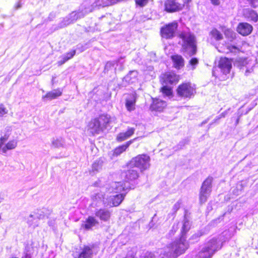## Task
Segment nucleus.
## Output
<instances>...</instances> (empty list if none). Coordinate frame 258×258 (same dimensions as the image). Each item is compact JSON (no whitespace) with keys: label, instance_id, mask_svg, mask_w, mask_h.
Masks as SVG:
<instances>
[{"label":"nucleus","instance_id":"32","mask_svg":"<svg viewBox=\"0 0 258 258\" xmlns=\"http://www.w3.org/2000/svg\"><path fill=\"white\" fill-rule=\"evenodd\" d=\"M139 177V173L136 170L130 169V180H135Z\"/></svg>","mask_w":258,"mask_h":258},{"label":"nucleus","instance_id":"58","mask_svg":"<svg viewBox=\"0 0 258 258\" xmlns=\"http://www.w3.org/2000/svg\"><path fill=\"white\" fill-rule=\"evenodd\" d=\"M132 143V140H130V144H131Z\"/></svg>","mask_w":258,"mask_h":258},{"label":"nucleus","instance_id":"29","mask_svg":"<svg viewBox=\"0 0 258 258\" xmlns=\"http://www.w3.org/2000/svg\"><path fill=\"white\" fill-rule=\"evenodd\" d=\"M102 162L100 160L95 161L92 164V170L93 171H98L102 168Z\"/></svg>","mask_w":258,"mask_h":258},{"label":"nucleus","instance_id":"18","mask_svg":"<svg viewBox=\"0 0 258 258\" xmlns=\"http://www.w3.org/2000/svg\"><path fill=\"white\" fill-rule=\"evenodd\" d=\"M97 224H98V221L94 217L89 216L82 223L81 227L86 230H90Z\"/></svg>","mask_w":258,"mask_h":258},{"label":"nucleus","instance_id":"41","mask_svg":"<svg viewBox=\"0 0 258 258\" xmlns=\"http://www.w3.org/2000/svg\"><path fill=\"white\" fill-rule=\"evenodd\" d=\"M178 224H174L172 226V229L171 230L170 232V234H174V233L176 231V230L178 229Z\"/></svg>","mask_w":258,"mask_h":258},{"label":"nucleus","instance_id":"50","mask_svg":"<svg viewBox=\"0 0 258 258\" xmlns=\"http://www.w3.org/2000/svg\"><path fill=\"white\" fill-rule=\"evenodd\" d=\"M212 3L214 5H217L219 4V0H211Z\"/></svg>","mask_w":258,"mask_h":258},{"label":"nucleus","instance_id":"48","mask_svg":"<svg viewBox=\"0 0 258 258\" xmlns=\"http://www.w3.org/2000/svg\"><path fill=\"white\" fill-rule=\"evenodd\" d=\"M228 113V110H226L224 112H222L220 115L219 116L221 117V118L222 117H224Z\"/></svg>","mask_w":258,"mask_h":258},{"label":"nucleus","instance_id":"36","mask_svg":"<svg viewBox=\"0 0 258 258\" xmlns=\"http://www.w3.org/2000/svg\"><path fill=\"white\" fill-rule=\"evenodd\" d=\"M75 54H76V50H73L71 51H70L69 52H68V53L64 54V55H63L68 60L72 58L75 55Z\"/></svg>","mask_w":258,"mask_h":258},{"label":"nucleus","instance_id":"31","mask_svg":"<svg viewBox=\"0 0 258 258\" xmlns=\"http://www.w3.org/2000/svg\"><path fill=\"white\" fill-rule=\"evenodd\" d=\"M161 91L163 94L167 96H169L172 94L171 88L167 86H164L161 88Z\"/></svg>","mask_w":258,"mask_h":258},{"label":"nucleus","instance_id":"15","mask_svg":"<svg viewBox=\"0 0 258 258\" xmlns=\"http://www.w3.org/2000/svg\"><path fill=\"white\" fill-rule=\"evenodd\" d=\"M240 70L246 76L253 72V64L247 59L242 60L240 62Z\"/></svg>","mask_w":258,"mask_h":258},{"label":"nucleus","instance_id":"9","mask_svg":"<svg viewBox=\"0 0 258 258\" xmlns=\"http://www.w3.org/2000/svg\"><path fill=\"white\" fill-rule=\"evenodd\" d=\"M177 27L178 24L176 22H173L162 27L160 30L162 37L167 39L174 37Z\"/></svg>","mask_w":258,"mask_h":258},{"label":"nucleus","instance_id":"28","mask_svg":"<svg viewBox=\"0 0 258 258\" xmlns=\"http://www.w3.org/2000/svg\"><path fill=\"white\" fill-rule=\"evenodd\" d=\"M137 97V94L135 92L130 95V111L135 109V104Z\"/></svg>","mask_w":258,"mask_h":258},{"label":"nucleus","instance_id":"47","mask_svg":"<svg viewBox=\"0 0 258 258\" xmlns=\"http://www.w3.org/2000/svg\"><path fill=\"white\" fill-rule=\"evenodd\" d=\"M132 250L133 251V253L131 255L130 254V256L134 257V255L136 254L137 251V247L136 246L135 247H133Z\"/></svg>","mask_w":258,"mask_h":258},{"label":"nucleus","instance_id":"42","mask_svg":"<svg viewBox=\"0 0 258 258\" xmlns=\"http://www.w3.org/2000/svg\"><path fill=\"white\" fill-rule=\"evenodd\" d=\"M67 61H68L67 59L64 56H63V55H62L61 57V60H59L57 63L59 66H61L65 63Z\"/></svg>","mask_w":258,"mask_h":258},{"label":"nucleus","instance_id":"5","mask_svg":"<svg viewBox=\"0 0 258 258\" xmlns=\"http://www.w3.org/2000/svg\"><path fill=\"white\" fill-rule=\"evenodd\" d=\"M7 133L0 138V153L6 154L8 150H13L16 148L18 141L16 140L9 141L7 144L6 142L8 140L10 132L11 131V127L6 128Z\"/></svg>","mask_w":258,"mask_h":258},{"label":"nucleus","instance_id":"57","mask_svg":"<svg viewBox=\"0 0 258 258\" xmlns=\"http://www.w3.org/2000/svg\"><path fill=\"white\" fill-rule=\"evenodd\" d=\"M37 226H38V224H35V225H34V227Z\"/></svg>","mask_w":258,"mask_h":258},{"label":"nucleus","instance_id":"3","mask_svg":"<svg viewBox=\"0 0 258 258\" xmlns=\"http://www.w3.org/2000/svg\"><path fill=\"white\" fill-rule=\"evenodd\" d=\"M181 49L185 55L191 56L196 53L197 46L195 36L189 32H183L179 35Z\"/></svg>","mask_w":258,"mask_h":258},{"label":"nucleus","instance_id":"11","mask_svg":"<svg viewBox=\"0 0 258 258\" xmlns=\"http://www.w3.org/2000/svg\"><path fill=\"white\" fill-rule=\"evenodd\" d=\"M88 12V11L86 10L85 13L75 12L72 13L64 19L63 21L62 22L61 27H64L74 23L78 19L83 17Z\"/></svg>","mask_w":258,"mask_h":258},{"label":"nucleus","instance_id":"14","mask_svg":"<svg viewBox=\"0 0 258 258\" xmlns=\"http://www.w3.org/2000/svg\"><path fill=\"white\" fill-rule=\"evenodd\" d=\"M167 104L165 101L158 98L153 99V102L150 106L152 111L161 112L166 106Z\"/></svg>","mask_w":258,"mask_h":258},{"label":"nucleus","instance_id":"17","mask_svg":"<svg viewBox=\"0 0 258 258\" xmlns=\"http://www.w3.org/2000/svg\"><path fill=\"white\" fill-rule=\"evenodd\" d=\"M164 81L166 84L176 83L179 80L178 76L172 72H168L163 75Z\"/></svg>","mask_w":258,"mask_h":258},{"label":"nucleus","instance_id":"54","mask_svg":"<svg viewBox=\"0 0 258 258\" xmlns=\"http://www.w3.org/2000/svg\"><path fill=\"white\" fill-rule=\"evenodd\" d=\"M25 258H31V255L29 253H26L25 255Z\"/></svg>","mask_w":258,"mask_h":258},{"label":"nucleus","instance_id":"44","mask_svg":"<svg viewBox=\"0 0 258 258\" xmlns=\"http://www.w3.org/2000/svg\"><path fill=\"white\" fill-rule=\"evenodd\" d=\"M35 217L38 219H43L45 217V215L42 213V212H40V213H38L36 214Z\"/></svg>","mask_w":258,"mask_h":258},{"label":"nucleus","instance_id":"22","mask_svg":"<svg viewBox=\"0 0 258 258\" xmlns=\"http://www.w3.org/2000/svg\"><path fill=\"white\" fill-rule=\"evenodd\" d=\"M62 94V90L60 89L53 90L52 91L48 92L45 96L42 97V99L45 100H52L60 96Z\"/></svg>","mask_w":258,"mask_h":258},{"label":"nucleus","instance_id":"23","mask_svg":"<svg viewBox=\"0 0 258 258\" xmlns=\"http://www.w3.org/2000/svg\"><path fill=\"white\" fill-rule=\"evenodd\" d=\"M122 194H116L110 196L109 199L110 204L112 206H117L119 205L123 199Z\"/></svg>","mask_w":258,"mask_h":258},{"label":"nucleus","instance_id":"20","mask_svg":"<svg viewBox=\"0 0 258 258\" xmlns=\"http://www.w3.org/2000/svg\"><path fill=\"white\" fill-rule=\"evenodd\" d=\"M171 58L175 68L180 69L184 66V60L181 55L178 54L172 55Z\"/></svg>","mask_w":258,"mask_h":258},{"label":"nucleus","instance_id":"55","mask_svg":"<svg viewBox=\"0 0 258 258\" xmlns=\"http://www.w3.org/2000/svg\"><path fill=\"white\" fill-rule=\"evenodd\" d=\"M134 130L132 128H130V136L134 134Z\"/></svg>","mask_w":258,"mask_h":258},{"label":"nucleus","instance_id":"13","mask_svg":"<svg viewBox=\"0 0 258 258\" xmlns=\"http://www.w3.org/2000/svg\"><path fill=\"white\" fill-rule=\"evenodd\" d=\"M218 66L223 74L226 75L228 74L231 70L232 62L230 59L226 57H222L219 60Z\"/></svg>","mask_w":258,"mask_h":258},{"label":"nucleus","instance_id":"43","mask_svg":"<svg viewBox=\"0 0 258 258\" xmlns=\"http://www.w3.org/2000/svg\"><path fill=\"white\" fill-rule=\"evenodd\" d=\"M137 75H138V73L136 71H132L131 72L130 71V76H132L133 77H134V81H132V83H135L136 81L137 80V79H136V77H137Z\"/></svg>","mask_w":258,"mask_h":258},{"label":"nucleus","instance_id":"46","mask_svg":"<svg viewBox=\"0 0 258 258\" xmlns=\"http://www.w3.org/2000/svg\"><path fill=\"white\" fill-rule=\"evenodd\" d=\"M201 235V234H200L199 233H196L191 236L190 239L195 240L196 241H197Z\"/></svg>","mask_w":258,"mask_h":258},{"label":"nucleus","instance_id":"26","mask_svg":"<svg viewBox=\"0 0 258 258\" xmlns=\"http://www.w3.org/2000/svg\"><path fill=\"white\" fill-rule=\"evenodd\" d=\"M128 145V142H127L125 145L119 146L115 148L113 151V156H117L120 155L123 152L125 151Z\"/></svg>","mask_w":258,"mask_h":258},{"label":"nucleus","instance_id":"34","mask_svg":"<svg viewBox=\"0 0 258 258\" xmlns=\"http://www.w3.org/2000/svg\"><path fill=\"white\" fill-rule=\"evenodd\" d=\"M8 112V110L7 108L5 106V105L0 103V117H2L5 114H7Z\"/></svg>","mask_w":258,"mask_h":258},{"label":"nucleus","instance_id":"19","mask_svg":"<svg viewBox=\"0 0 258 258\" xmlns=\"http://www.w3.org/2000/svg\"><path fill=\"white\" fill-rule=\"evenodd\" d=\"M95 215L101 220L107 221L110 218V213L108 210L101 209L96 212Z\"/></svg>","mask_w":258,"mask_h":258},{"label":"nucleus","instance_id":"38","mask_svg":"<svg viewBox=\"0 0 258 258\" xmlns=\"http://www.w3.org/2000/svg\"><path fill=\"white\" fill-rule=\"evenodd\" d=\"M180 205L181 203L179 201H178L174 205V206H173L172 210L174 213H176L177 211V210L180 208Z\"/></svg>","mask_w":258,"mask_h":258},{"label":"nucleus","instance_id":"49","mask_svg":"<svg viewBox=\"0 0 258 258\" xmlns=\"http://www.w3.org/2000/svg\"><path fill=\"white\" fill-rule=\"evenodd\" d=\"M125 107L126 108V109L127 110H129V100L127 99H126Z\"/></svg>","mask_w":258,"mask_h":258},{"label":"nucleus","instance_id":"33","mask_svg":"<svg viewBox=\"0 0 258 258\" xmlns=\"http://www.w3.org/2000/svg\"><path fill=\"white\" fill-rule=\"evenodd\" d=\"M149 1L150 0H135V2L137 6L140 7H144L148 4Z\"/></svg>","mask_w":258,"mask_h":258},{"label":"nucleus","instance_id":"24","mask_svg":"<svg viewBox=\"0 0 258 258\" xmlns=\"http://www.w3.org/2000/svg\"><path fill=\"white\" fill-rule=\"evenodd\" d=\"M51 145L53 148L63 147L64 145V140L61 138H54L51 141Z\"/></svg>","mask_w":258,"mask_h":258},{"label":"nucleus","instance_id":"12","mask_svg":"<svg viewBox=\"0 0 258 258\" xmlns=\"http://www.w3.org/2000/svg\"><path fill=\"white\" fill-rule=\"evenodd\" d=\"M165 10L168 12L172 13L181 10L183 6L175 0H167L164 4Z\"/></svg>","mask_w":258,"mask_h":258},{"label":"nucleus","instance_id":"6","mask_svg":"<svg viewBox=\"0 0 258 258\" xmlns=\"http://www.w3.org/2000/svg\"><path fill=\"white\" fill-rule=\"evenodd\" d=\"M150 158L146 154L137 156L130 161V165H134L140 169L141 171L148 169L150 166Z\"/></svg>","mask_w":258,"mask_h":258},{"label":"nucleus","instance_id":"40","mask_svg":"<svg viewBox=\"0 0 258 258\" xmlns=\"http://www.w3.org/2000/svg\"><path fill=\"white\" fill-rule=\"evenodd\" d=\"M144 258H156L155 254L150 252H147L144 256Z\"/></svg>","mask_w":258,"mask_h":258},{"label":"nucleus","instance_id":"1","mask_svg":"<svg viewBox=\"0 0 258 258\" xmlns=\"http://www.w3.org/2000/svg\"><path fill=\"white\" fill-rule=\"evenodd\" d=\"M190 225L189 221L184 218L181 228V236L180 239L169 244L163 250V254L167 258H176L179 255L183 253L188 247L184 235L189 230Z\"/></svg>","mask_w":258,"mask_h":258},{"label":"nucleus","instance_id":"4","mask_svg":"<svg viewBox=\"0 0 258 258\" xmlns=\"http://www.w3.org/2000/svg\"><path fill=\"white\" fill-rule=\"evenodd\" d=\"M222 237V236H220L209 240L207 245L199 252L197 258H211L216 251L221 248L223 240Z\"/></svg>","mask_w":258,"mask_h":258},{"label":"nucleus","instance_id":"16","mask_svg":"<svg viewBox=\"0 0 258 258\" xmlns=\"http://www.w3.org/2000/svg\"><path fill=\"white\" fill-rule=\"evenodd\" d=\"M252 27L247 23H240L237 28V32L243 36H247L251 33Z\"/></svg>","mask_w":258,"mask_h":258},{"label":"nucleus","instance_id":"27","mask_svg":"<svg viewBox=\"0 0 258 258\" xmlns=\"http://www.w3.org/2000/svg\"><path fill=\"white\" fill-rule=\"evenodd\" d=\"M199 63V60L198 58L194 57L192 58L187 64L186 68L188 70H194L196 69V66Z\"/></svg>","mask_w":258,"mask_h":258},{"label":"nucleus","instance_id":"56","mask_svg":"<svg viewBox=\"0 0 258 258\" xmlns=\"http://www.w3.org/2000/svg\"><path fill=\"white\" fill-rule=\"evenodd\" d=\"M32 217H33V215H31L30 216V218H32Z\"/></svg>","mask_w":258,"mask_h":258},{"label":"nucleus","instance_id":"53","mask_svg":"<svg viewBox=\"0 0 258 258\" xmlns=\"http://www.w3.org/2000/svg\"><path fill=\"white\" fill-rule=\"evenodd\" d=\"M221 118L220 116H217L213 121V122H216Z\"/></svg>","mask_w":258,"mask_h":258},{"label":"nucleus","instance_id":"10","mask_svg":"<svg viewBox=\"0 0 258 258\" xmlns=\"http://www.w3.org/2000/svg\"><path fill=\"white\" fill-rule=\"evenodd\" d=\"M196 92L195 89L189 83L180 85L177 89V94L184 98H190Z\"/></svg>","mask_w":258,"mask_h":258},{"label":"nucleus","instance_id":"51","mask_svg":"<svg viewBox=\"0 0 258 258\" xmlns=\"http://www.w3.org/2000/svg\"><path fill=\"white\" fill-rule=\"evenodd\" d=\"M116 186L117 185H120V188L119 189H117V191H115L116 192H117L119 190H120L122 188L123 189V187H122V185H121V183H117V184H115Z\"/></svg>","mask_w":258,"mask_h":258},{"label":"nucleus","instance_id":"7","mask_svg":"<svg viewBox=\"0 0 258 258\" xmlns=\"http://www.w3.org/2000/svg\"><path fill=\"white\" fill-rule=\"evenodd\" d=\"M99 251L98 248L94 245L84 246L80 252L73 253L74 258H92Z\"/></svg>","mask_w":258,"mask_h":258},{"label":"nucleus","instance_id":"30","mask_svg":"<svg viewBox=\"0 0 258 258\" xmlns=\"http://www.w3.org/2000/svg\"><path fill=\"white\" fill-rule=\"evenodd\" d=\"M129 137V131H127L125 133H120L117 136V140L118 142H122L126 139Z\"/></svg>","mask_w":258,"mask_h":258},{"label":"nucleus","instance_id":"45","mask_svg":"<svg viewBox=\"0 0 258 258\" xmlns=\"http://www.w3.org/2000/svg\"><path fill=\"white\" fill-rule=\"evenodd\" d=\"M254 8L258 7V0H248Z\"/></svg>","mask_w":258,"mask_h":258},{"label":"nucleus","instance_id":"2","mask_svg":"<svg viewBox=\"0 0 258 258\" xmlns=\"http://www.w3.org/2000/svg\"><path fill=\"white\" fill-rule=\"evenodd\" d=\"M111 122V119L108 114L100 115L89 122L87 126V132L92 136L98 135L106 129Z\"/></svg>","mask_w":258,"mask_h":258},{"label":"nucleus","instance_id":"25","mask_svg":"<svg viewBox=\"0 0 258 258\" xmlns=\"http://www.w3.org/2000/svg\"><path fill=\"white\" fill-rule=\"evenodd\" d=\"M210 35L212 38H214L216 41H219L223 39V35L220 31L216 29H212L210 32Z\"/></svg>","mask_w":258,"mask_h":258},{"label":"nucleus","instance_id":"8","mask_svg":"<svg viewBox=\"0 0 258 258\" xmlns=\"http://www.w3.org/2000/svg\"><path fill=\"white\" fill-rule=\"evenodd\" d=\"M213 179V177H208L202 184L200 193V202L201 204L205 203L210 196Z\"/></svg>","mask_w":258,"mask_h":258},{"label":"nucleus","instance_id":"35","mask_svg":"<svg viewBox=\"0 0 258 258\" xmlns=\"http://www.w3.org/2000/svg\"><path fill=\"white\" fill-rule=\"evenodd\" d=\"M228 49L231 52L236 53L240 51V48L235 45H229L228 46Z\"/></svg>","mask_w":258,"mask_h":258},{"label":"nucleus","instance_id":"21","mask_svg":"<svg viewBox=\"0 0 258 258\" xmlns=\"http://www.w3.org/2000/svg\"><path fill=\"white\" fill-rule=\"evenodd\" d=\"M243 15L249 21L256 22L258 20V15L257 13L252 10L249 9H245L243 12Z\"/></svg>","mask_w":258,"mask_h":258},{"label":"nucleus","instance_id":"52","mask_svg":"<svg viewBox=\"0 0 258 258\" xmlns=\"http://www.w3.org/2000/svg\"><path fill=\"white\" fill-rule=\"evenodd\" d=\"M21 4L20 3V2H18V4H17V5L16 6V9H18L20 8H21Z\"/></svg>","mask_w":258,"mask_h":258},{"label":"nucleus","instance_id":"37","mask_svg":"<svg viewBox=\"0 0 258 258\" xmlns=\"http://www.w3.org/2000/svg\"><path fill=\"white\" fill-rule=\"evenodd\" d=\"M225 34L226 37H229L231 39H233L235 36V34L232 31L227 30L225 31Z\"/></svg>","mask_w":258,"mask_h":258},{"label":"nucleus","instance_id":"39","mask_svg":"<svg viewBox=\"0 0 258 258\" xmlns=\"http://www.w3.org/2000/svg\"><path fill=\"white\" fill-rule=\"evenodd\" d=\"M111 68H114V63L111 61L107 62L105 66V70L108 71Z\"/></svg>","mask_w":258,"mask_h":258}]
</instances>
